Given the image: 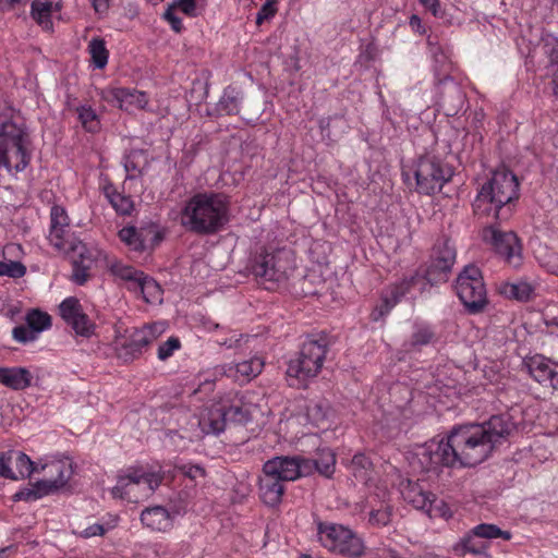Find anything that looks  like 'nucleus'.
<instances>
[{"label":"nucleus","instance_id":"nucleus-1","mask_svg":"<svg viewBox=\"0 0 558 558\" xmlns=\"http://www.w3.org/2000/svg\"><path fill=\"white\" fill-rule=\"evenodd\" d=\"M512 429L513 423L506 415L493 416L483 424L461 425L447 438L417 446L411 463L426 472H437L441 466H474L486 460Z\"/></svg>","mask_w":558,"mask_h":558},{"label":"nucleus","instance_id":"nucleus-2","mask_svg":"<svg viewBox=\"0 0 558 558\" xmlns=\"http://www.w3.org/2000/svg\"><path fill=\"white\" fill-rule=\"evenodd\" d=\"M229 220V199L221 193H196L185 202L181 210V225L196 234H215L221 231Z\"/></svg>","mask_w":558,"mask_h":558},{"label":"nucleus","instance_id":"nucleus-3","mask_svg":"<svg viewBox=\"0 0 558 558\" xmlns=\"http://www.w3.org/2000/svg\"><path fill=\"white\" fill-rule=\"evenodd\" d=\"M31 158V140L24 124L0 119V168L9 174H16L26 169Z\"/></svg>","mask_w":558,"mask_h":558},{"label":"nucleus","instance_id":"nucleus-4","mask_svg":"<svg viewBox=\"0 0 558 558\" xmlns=\"http://www.w3.org/2000/svg\"><path fill=\"white\" fill-rule=\"evenodd\" d=\"M517 177L506 170H496L492 178L481 187L473 203L477 214L500 219L502 208L518 197Z\"/></svg>","mask_w":558,"mask_h":558},{"label":"nucleus","instance_id":"nucleus-5","mask_svg":"<svg viewBox=\"0 0 558 558\" xmlns=\"http://www.w3.org/2000/svg\"><path fill=\"white\" fill-rule=\"evenodd\" d=\"M295 267V256L290 248L269 247L252 259L250 270L263 283H279L286 281Z\"/></svg>","mask_w":558,"mask_h":558},{"label":"nucleus","instance_id":"nucleus-6","mask_svg":"<svg viewBox=\"0 0 558 558\" xmlns=\"http://www.w3.org/2000/svg\"><path fill=\"white\" fill-rule=\"evenodd\" d=\"M325 341L307 340L303 343L296 357L290 360L287 380L291 387H305L311 378L322 371L327 354Z\"/></svg>","mask_w":558,"mask_h":558},{"label":"nucleus","instance_id":"nucleus-7","mask_svg":"<svg viewBox=\"0 0 558 558\" xmlns=\"http://www.w3.org/2000/svg\"><path fill=\"white\" fill-rule=\"evenodd\" d=\"M162 474L147 466L131 468L121 475L112 489V495L131 502L150 496L161 484Z\"/></svg>","mask_w":558,"mask_h":558},{"label":"nucleus","instance_id":"nucleus-8","mask_svg":"<svg viewBox=\"0 0 558 558\" xmlns=\"http://www.w3.org/2000/svg\"><path fill=\"white\" fill-rule=\"evenodd\" d=\"M318 539L330 551L348 557H360L364 554L362 538L351 529L336 523H319Z\"/></svg>","mask_w":558,"mask_h":558},{"label":"nucleus","instance_id":"nucleus-9","mask_svg":"<svg viewBox=\"0 0 558 558\" xmlns=\"http://www.w3.org/2000/svg\"><path fill=\"white\" fill-rule=\"evenodd\" d=\"M452 168L433 154H426L418 158L414 175L420 193L429 195L440 191L451 179Z\"/></svg>","mask_w":558,"mask_h":558},{"label":"nucleus","instance_id":"nucleus-10","mask_svg":"<svg viewBox=\"0 0 558 558\" xmlns=\"http://www.w3.org/2000/svg\"><path fill=\"white\" fill-rule=\"evenodd\" d=\"M456 291L461 302L471 313L480 312L487 303L482 272L474 265L465 266L459 274L456 281Z\"/></svg>","mask_w":558,"mask_h":558},{"label":"nucleus","instance_id":"nucleus-11","mask_svg":"<svg viewBox=\"0 0 558 558\" xmlns=\"http://www.w3.org/2000/svg\"><path fill=\"white\" fill-rule=\"evenodd\" d=\"M482 239L511 267L519 268L522 265V246L515 233L489 226L483 229Z\"/></svg>","mask_w":558,"mask_h":558},{"label":"nucleus","instance_id":"nucleus-12","mask_svg":"<svg viewBox=\"0 0 558 558\" xmlns=\"http://www.w3.org/2000/svg\"><path fill=\"white\" fill-rule=\"evenodd\" d=\"M400 494L403 500L415 509L424 511L428 517H450L449 508L442 500H437L417 482L407 480L400 483Z\"/></svg>","mask_w":558,"mask_h":558},{"label":"nucleus","instance_id":"nucleus-13","mask_svg":"<svg viewBox=\"0 0 558 558\" xmlns=\"http://www.w3.org/2000/svg\"><path fill=\"white\" fill-rule=\"evenodd\" d=\"M263 470L287 483L310 475L313 472V463L301 456H277L267 460Z\"/></svg>","mask_w":558,"mask_h":558},{"label":"nucleus","instance_id":"nucleus-14","mask_svg":"<svg viewBox=\"0 0 558 558\" xmlns=\"http://www.w3.org/2000/svg\"><path fill=\"white\" fill-rule=\"evenodd\" d=\"M160 332L161 329L155 324L134 329L129 337H117L113 342L117 355L124 362L133 360L145 347L156 340Z\"/></svg>","mask_w":558,"mask_h":558},{"label":"nucleus","instance_id":"nucleus-15","mask_svg":"<svg viewBox=\"0 0 558 558\" xmlns=\"http://www.w3.org/2000/svg\"><path fill=\"white\" fill-rule=\"evenodd\" d=\"M247 420V412L239 404L226 408L217 404L207 410L198 421L204 434H219L225 430L227 422L244 423Z\"/></svg>","mask_w":558,"mask_h":558},{"label":"nucleus","instance_id":"nucleus-16","mask_svg":"<svg viewBox=\"0 0 558 558\" xmlns=\"http://www.w3.org/2000/svg\"><path fill=\"white\" fill-rule=\"evenodd\" d=\"M456 260V250L453 245L444 240L437 242L433 248L429 266L425 271V279L430 284L447 280V274L450 271Z\"/></svg>","mask_w":558,"mask_h":558},{"label":"nucleus","instance_id":"nucleus-17","mask_svg":"<svg viewBox=\"0 0 558 558\" xmlns=\"http://www.w3.org/2000/svg\"><path fill=\"white\" fill-rule=\"evenodd\" d=\"M63 320L72 327L77 336L89 338L95 331V324L84 312L80 301L66 298L59 306Z\"/></svg>","mask_w":558,"mask_h":558},{"label":"nucleus","instance_id":"nucleus-18","mask_svg":"<svg viewBox=\"0 0 558 558\" xmlns=\"http://www.w3.org/2000/svg\"><path fill=\"white\" fill-rule=\"evenodd\" d=\"M102 98L128 112L144 110L148 105L147 94L132 88L110 87L102 92Z\"/></svg>","mask_w":558,"mask_h":558},{"label":"nucleus","instance_id":"nucleus-19","mask_svg":"<svg viewBox=\"0 0 558 558\" xmlns=\"http://www.w3.org/2000/svg\"><path fill=\"white\" fill-rule=\"evenodd\" d=\"M524 366L538 384L558 390V362L536 354L527 357Z\"/></svg>","mask_w":558,"mask_h":558},{"label":"nucleus","instance_id":"nucleus-20","mask_svg":"<svg viewBox=\"0 0 558 558\" xmlns=\"http://www.w3.org/2000/svg\"><path fill=\"white\" fill-rule=\"evenodd\" d=\"M422 278L416 274L411 276L410 278H404L399 283H396L389 287L383 294L381 303L375 307L372 313V317L374 320H378L379 318L387 315L395 305L411 291V289L421 282Z\"/></svg>","mask_w":558,"mask_h":558},{"label":"nucleus","instance_id":"nucleus-21","mask_svg":"<svg viewBox=\"0 0 558 558\" xmlns=\"http://www.w3.org/2000/svg\"><path fill=\"white\" fill-rule=\"evenodd\" d=\"M39 473L52 482L59 489L63 488L73 475V464L68 458L40 459L38 461Z\"/></svg>","mask_w":558,"mask_h":558},{"label":"nucleus","instance_id":"nucleus-22","mask_svg":"<svg viewBox=\"0 0 558 558\" xmlns=\"http://www.w3.org/2000/svg\"><path fill=\"white\" fill-rule=\"evenodd\" d=\"M264 367V361L259 356H253L241 362L229 363L220 367L227 377L238 383H248L259 375Z\"/></svg>","mask_w":558,"mask_h":558},{"label":"nucleus","instance_id":"nucleus-23","mask_svg":"<svg viewBox=\"0 0 558 558\" xmlns=\"http://www.w3.org/2000/svg\"><path fill=\"white\" fill-rule=\"evenodd\" d=\"M372 500V509L368 514V522L373 526H386L392 517V507L389 505L387 486L375 485Z\"/></svg>","mask_w":558,"mask_h":558},{"label":"nucleus","instance_id":"nucleus-24","mask_svg":"<svg viewBox=\"0 0 558 558\" xmlns=\"http://www.w3.org/2000/svg\"><path fill=\"white\" fill-rule=\"evenodd\" d=\"M284 492V483L262 469L258 476V496L262 502L270 508L278 507L282 501Z\"/></svg>","mask_w":558,"mask_h":558},{"label":"nucleus","instance_id":"nucleus-25","mask_svg":"<svg viewBox=\"0 0 558 558\" xmlns=\"http://www.w3.org/2000/svg\"><path fill=\"white\" fill-rule=\"evenodd\" d=\"M142 524L155 532H168L173 527L174 514L162 506L144 509L141 513Z\"/></svg>","mask_w":558,"mask_h":558},{"label":"nucleus","instance_id":"nucleus-26","mask_svg":"<svg viewBox=\"0 0 558 558\" xmlns=\"http://www.w3.org/2000/svg\"><path fill=\"white\" fill-rule=\"evenodd\" d=\"M49 242L64 254L77 253L81 257L86 252L85 245L70 232L69 227H50Z\"/></svg>","mask_w":558,"mask_h":558},{"label":"nucleus","instance_id":"nucleus-27","mask_svg":"<svg viewBox=\"0 0 558 558\" xmlns=\"http://www.w3.org/2000/svg\"><path fill=\"white\" fill-rule=\"evenodd\" d=\"M34 380V374L27 367L23 366H0V384L12 390H25L29 388Z\"/></svg>","mask_w":558,"mask_h":558},{"label":"nucleus","instance_id":"nucleus-28","mask_svg":"<svg viewBox=\"0 0 558 558\" xmlns=\"http://www.w3.org/2000/svg\"><path fill=\"white\" fill-rule=\"evenodd\" d=\"M60 0H34L32 3V17L45 31L52 29V17L61 11Z\"/></svg>","mask_w":558,"mask_h":558},{"label":"nucleus","instance_id":"nucleus-29","mask_svg":"<svg viewBox=\"0 0 558 558\" xmlns=\"http://www.w3.org/2000/svg\"><path fill=\"white\" fill-rule=\"evenodd\" d=\"M58 490L60 489L57 487V485H54L52 482H49L47 478H43L29 484L28 487H24L16 492L13 496V499L15 501H35Z\"/></svg>","mask_w":558,"mask_h":558},{"label":"nucleus","instance_id":"nucleus-30","mask_svg":"<svg viewBox=\"0 0 558 558\" xmlns=\"http://www.w3.org/2000/svg\"><path fill=\"white\" fill-rule=\"evenodd\" d=\"M110 270L114 277L124 282L126 289L137 293L140 282L144 279V272L121 262L111 264Z\"/></svg>","mask_w":558,"mask_h":558},{"label":"nucleus","instance_id":"nucleus-31","mask_svg":"<svg viewBox=\"0 0 558 558\" xmlns=\"http://www.w3.org/2000/svg\"><path fill=\"white\" fill-rule=\"evenodd\" d=\"M150 233L148 229H136L135 227H124L119 231V239L123 242L130 250L135 252L146 251L147 245V235Z\"/></svg>","mask_w":558,"mask_h":558},{"label":"nucleus","instance_id":"nucleus-32","mask_svg":"<svg viewBox=\"0 0 558 558\" xmlns=\"http://www.w3.org/2000/svg\"><path fill=\"white\" fill-rule=\"evenodd\" d=\"M435 332L426 323H415L410 339L404 343L407 351L420 350L423 345L433 342Z\"/></svg>","mask_w":558,"mask_h":558},{"label":"nucleus","instance_id":"nucleus-33","mask_svg":"<svg viewBox=\"0 0 558 558\" xmlns=\"http://www.w3.org/2000/svg\"><path fill=\"white\" fill-rule=\"evenodd\" d=\"M11 462L13 463L16 481L29 477L33 473H39L38 461H32L31 458L22 451L11 450Z\"/></svg>","mask_w":558,"mask_h":558},{"label":"nucleus","instance_id":"nucleus-34","mask_svg":"<svg viewBox=\"0 0 558 558\" xmlns=\"http://www.w3.org/2000/svg\"><path fill=\"white\" fill-rule=\"evenodd\" d=\"M105 195L119 215H130L134 204L131 197L117 192L112 186L105 187Z\"/></svg>","mask_w":558,"mask_h":558},{"label":"nucleus","instance_id":"nucleus-35","mask_svg":"<svg viewBox=\"0 0 558 558\" xmlns=\"http://www.w3.org/2000/svg\"><path fill=\"white\" fill-rule=\"evenodd\" d=\"M137 293L143 296L145 302L150 304L160 303L162 300L160 286L147 275H144V279L141 280Z\"/></svg>","mask_w":558,"mask_h":558},{"label":"nucleus","instance_id":"nucleus-36","mask_svg":"<svg viewBox=\"0 0 558 558\" xmlns=\"http://www.w3.org/2000/svg\"><path fill=\"white\" fill-rule=\"evenodd\" d=\"M242 100L241 92L235 88L228 87L225 89L218 102V110L226 114H236L240 111Z\"/></svg>","mask_w":558,"mask_h":558},{"label":"nucleus","instance_id":"nucleus-37","mask_svg":"<svg viewBox=\"0 0 558 558\" xmlns=\"http://www.w3.org/2000/svg\"><path fill=\"white\" fill-rule=\"evenodd\" d=\"M372 463L363 453H356L351 461V470L354 476L363 481L369 488L373 487V480L369 477V468ZM376 484H374L375 486Z\"/></svg>","mask_w":558,"mask_h":558},{"label":"nucleus","instance_id":"nucleus-38","mask_svg":"<svg viewBox=\"0 0 558 558\" xmlns=\"http://www.w3.org/2000/svg\"><path fill=\"white\" fill-rule=\"evenodd\" d=\"M533 288L530 283L520 282H505L500 286V293L507 298L515 299L519 301H526L530 299Z\"/></svg>","mask_w":558,"mask_h":558},{"label":"nucleus","instance_id":"nucleus-39","mask_svg":"<svg viewBox=\"0 0 558 558\" xmlns=\"http://www.w3.org/2000/svg\"><path fill=\"white\" fill-rule=\"evenodd\" d=\"M88 52L95 68L104 69L108 63L109 52L101 38H93L88 44Z\"/></svg>","mask_w":558,"mask_h":558},{"label":"nucleus","instance_id":"nucleus-40","mask_svg":"<svg viewBox=\"0 0 558 558\" xmlns=\"http://www.w3.org/2000/svg\"><path fill=\"white\" fill-rule=\"evenodd\" d=\"M473 535L480 538L494 539L502 538L505 541L511 539L512 535L509 531H504L495 524L482 523L472 529Z\"/></svg>","mask_w":558,"mask_h":558},{"label":"nucleus","instance_id":"nucleus-41","mask_svg":"<svg viewBox=\"0 0 558 558\" xmlns=\"http://www.w3.org/2000/svg\"><path fill=\"white\" fill-rule=\"evenodd\" d=\"M76 112L82 126L87 132L94 133L100 129L98 116L90 106H80L77 107Z\"/></svg>","mask_w":558,"mask_h":558},{"label":"nucleus","instance_id":"nucleus-42","mask_svg":"<svg viewBox=\"0 0 558 558\" xmlns=\"http://www.w3.org/2000/svg\"><path fill=\"white\" fill-rule=\"evenodd\" d=\"M26 324L38 335L51 326V317L39 310H32L25 317Z\"/></svg>","mask_w":558,"mask_h":558},{"label":"nucleus","instance_id":"nucleus-43","mask_svg":"<svg viewBox=\"0 0 558 558\" xmlns=\"http://www.w3.org/2000/svg\"><path fill=\"white\" fill-rule=\"evenodd\" d=\"M313 470H317L320 474L329 476L335 468V454L330 450H323L318 460L312 461Z\"/></svg>","mask_w":558,"mask_h":558},{"label":"nucleus","instance_id":"nucleus-44","mask_svg":"<svg viewBox=\"0 0 558 558\" xmlns=\"http://www.w3.org/2000/svg\"><path fill=\"white\" fill-rule=\"evenodd\" d=\"M25 274L26 267L21 262H14L7 258L0 260V276L19 279Z\"/></svg>","mask_w":558,"mask_h":558},{"label":"nucleus","instance_id":"nucleus-45","mask_svg":"<svg viewBox=\"0 0 558 558\" xmlns=\"http://www.w3.org/2000/svg\"><path fill=\"white\" fill-rule=\"evenodd\" d=\"M12 336H13V339L20 343H28V342L35 341L39 335L37 332H35V330L32 329V327H29L26 324V325L16 326L12 330Z\"/></svg>","mask_w":558,"mask_h":558},{"label":"nucleus","instance_id":"nucleus-46","mask_svg":"<svg viewBox=\"0 0 558 558\" xmlns=\"http://www.w3.org/2000/svg\"><path fill=\"white\" fill-rule=\"evenodd\" d=\"M116 526V520L110 523H94L85 527L80 534L84 538L101 536Z\"/></svg>","mask_w":558,"mask_h":558},{"label":"nucleus","instance_id":"nucleus-47","mask_svg":"<svg viewBox=\"0 0 558 558\" xmlns=\"http://www.w3.org/2000/svg\"><path fill=\"white\" fill-rule=\"evenodd\" d=\"M307 418L308 421L317 426L320 427L327 416V411L324 409L322 404L315 403L307 408Z\"/></svg>","mask_w":558,"mask_h":558},{"label":"nucleus","instance_id":"nucleus-48","mask_svg":"<svg viewBox=\"0 0 558 558\" xmlns=\"http://www.w3.org/2000/svg\"><path fill=\"white\" fill-rule=\"evenodd\" d=\"M0 476L16 481V476L11 462V450L0 452Z\"/></svg>","mask_w":558,"mask_h":558},{"label":"nucleus","instance_id":"nucleus-49","mask_svg":"<svg viewBox=\"0 0 558 558\" xmlns=\"http://www.w3.org/2000/svg\"><path fill=\"white\" fill-rule=\"evenodd\" d=\"M175 470L182 475L194 481L205 475L204 469L197 464L178 463L175 464Z\"/></svg>","mask_w":558,"mask_h":558},{"label":"nucleus","instance_id":"nucleus-50","mask_svg":"<svg viewBox=\"0 0 558 558\" xmlns=\"http://www.w3.org/2000/svg\"><path fill=\"white\" fill-rule=\"evenodd\" d=\"M50 227H69V217L61 206H52L50 211Z\"/></svg>","mask_w":558,"mask_h":558},{"label":"nucleus","instance_id":"nucleus-51","mask_svg":"<svg viewBox=\"0 0 558 558\" xmlns=\"http://www.w3.org/2000/svg\"><path fill=\"white\" fill-rule=\"evenodd\" d=\"M180 349V340L178 338L171 337L166 342L159 345L158 348V357L161 361L170 357L174 351Z\"/></svg>","mask_w":558,"mask_h":558},{"label":"nucleus","instance_id":"nucleus-52","mask_svg":"<svg viewBox=\"0 0 558 558\" xmlns=\"http://www.w3.org/2000/svg\"><path fill=\"white\" fill-rule=\"evenodd\" d=\"M276 12H277V1L276 0H267L256 15V24L262 25L265 21L274 17Z\"/></svg>","mask_w":558,"mask_h":558},{"label":"nucleus","instance_id":"nucleus-53","mask_svg":"<svg viewBox=\"0 0 558 558\" xmlns=\"http://www.w3.org/2000/svg\"><path fill=\"white\" fill-rule=\"evenodd\" d=\"M544 52L553 63H558V38L547 35L543 38Z\"/></svg>","mask_w":558,"mask_h":558},{"label":"nucleus","instance_id":"nucleus-54","mask_svg":"<svg viewBox=\"0 0 558 558\" xmlns=\"http://www.w3.org/2000/svg\"><path fill=\"white\" fill-rule=\"evenodd\" d=\"M476 537L471 532L461 541L463 553L481 554L484 550V546L475 542Z\"/></svg>","mask_w":558,"mask_h":558},{"label":"nucleus","instance_id":"nucleus-55","mask_svg":"<svg viewBox=\"0 0 558 558\" xmlns=\"http://www.w3.org/2000/svg\"><path fill=\"white\" fill-rule=\"evenodd\" d=\"M88 278V266L73 262L72 280L77 284H84Z\"/></svg>","mask_w":558,"mask_h":558},{"label":"nucleus","instance_id":"nucleus-56","mask_svg":"<svg viewBox=\"0 0 558 558\" xmlns=\"http://www.w3.org/2000/svg\"><path fill=\"white\" fill-rule=\"evenodd\" d=\"M205 0H179L178 7L182 12L190 16H194L196 14V8L198 4L204 3Z\"/></svg>","mask_w":558,"mask_h":558},{"label":"nucleus","instance_id":"nucleus-57","mask_svg":"<svg viewBox=\"0 0 558 558\" xmlns=\"http://www.w3.org/2000/svg\"><path fill=\"white\" fill-rule=\"evenodd\" d=\"M418 2L428 11L432 12L434 16H441L442 12L440 9V4L438 0H418Z\"/></svg>","mask_w":558,"mask_h":558},{"label":"nucleus","instance_id":"nucleus-58","mask_svg":"<svg viewBox=\"0 0 558 558\" xmlns=\"http://www.w3.org/2000/svg\"><path fill=\"white\" fill-rule=\"evenodd\" d=\"M166 19L169 21V23L171 24L172 28L175 31V32H180L181 28H182V21L174 16L171 12H167L166 13Z\"/></svg>","mask_w":558,"mask_h":558},{"label":"nucleus","instance_id":"nucleus-59","mask_svg":"<svg viewBox=\"0 0 558 558\" xmlns=\"http://www.w3.org/2000/svg\"><path fill=\"white\" fill-rule=\"evenodd\" d=\"M93 7L97 13H104L109 7V0H92Z\"/></svg>","mask_w":558,"mask_h":558},{"label":"nucleus","instance_id":"nucleus-60","mask_svg":"<svg viewBox=\"0 0 558 558\" xmlns=\"http://www.w3.org/2000/svg\"><path fill=\"white\" fill-rule=\"evenodd\" d=\"M410 25L417 33H420V34L424 33V28L422 26L421 19L417 15H412L410 17Z\"/></svg>","mask_w":558,"mask_h":558},{"label":"nucleus","instance_id":"nucleus-61","mask_svg":"<svg viewBox=\"0 0 558 558\" xmlns=\"http://www.w3.org/2000/svg\"><path fill=\"white\" fill-rule=\"evenodd\" d=\"M553 85L555 94L558 95V66L553 71Z\"/></svg>","mask_w":558,"mask_h":558},{"label":"nucleus","instance_id":"nucleus-62","mask_svg":"<svg viewBox=\"0 0 558 558\" xmlns=\"http://www.w3.org/2000/svg\"><path fill=\"white\" fill-rule=\"evenodd\" d=\"M451 87L459 95V97L461 98V90H460V88L454 83H452Z\"/></svg>","mask_w":558,"mask_h":558},{"label":"nucleus","instance_id":"nucleus-63","mask_svg":"<svg viewBox=\"0 0 558 558\" xmlns=\"http://www.w3.org/2000/svg\"><path fill=\"white\" fill-rule=\"evenodd\" d=\"M4 551L5 549H0V557L3 555Z\"/></svg>","mask_w":558,"mask_h":558},{"label":"nucleus","instance_id":"nucleus-64","mask_svg":"<svg viewBox=\"0 0 558 558\" xmlns=\"http://www.w3.org/2000/svg\"><path fill=\"white\" fill-rule=\"evenodd\" d=\"M298 558H310V557H308V556H306V555H302V556H300V557H298Z\"/></svg>","mask_w":558,"mask_h":558}]
</instances>
